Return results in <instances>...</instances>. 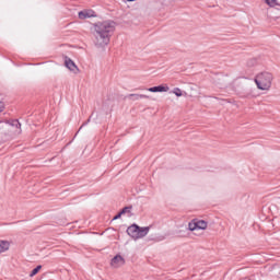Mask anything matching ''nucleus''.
Segmentation results:
<instances>
[{"label": "nucleus", "instance_id": "obj_1", "mask_svg": "<svg viewBox=\"0 0 280 280\" xmlns=\"http://www.w3.org/2000/svg\"><path fill=\"white\" fill-rule=\"evenodd\" d=\"M115 32V22L107 20L94 24V36L96 47H106Z\"/></svg>", "mask_w": 280, "mask_h": 280}, {"label": "nucleus", "instance_id": "obj_2", "mask_svg": "<svg viewBox=\"0 0 280 280\" xmlns=\"http://www.w3.org/2000/svg\"><path fill=\"white\" fill-rule=\"evenodd\" d=\"M272 73L268 71L260 72L255 78V84L259 91H270V88L272 86Z\"/></svg>", "mask_w": 280, "mask_h": 280}, {"label": "nucleus", "instance_id": "obj_3", "mask_svg": "<svg viewBox=\"0 0 280 280\" xmlns=\"http://www.w3.org/2000/svg\"><path fill=\"white\" fill-rule=\"evenodd\" d=\"M150 233V228H139V225L133 224L127 229V234L132 237V240H141V237H145Z\"/></svg>", "mask_w": 280, "mask_h": 280}, {"label": "nucleus", "instance_id": "obj_4", "mask_svg": "<svg viewBox=\"0 0 280 280\" xmlns=\"http://www.w3.org/2000/svg\"><path fill=\"white\" fill-rule=\"evenodd\" d=\"M208 223L205 220L194 219L188 223L189 231H207Z\"/></svg>", "mask_w": 280, "mask_h": 280}, {"label": "nucleus", "instance_id": "obj_5", "mask_svg": "<svg viewBox=\"0 0 280 280\" xmlns=\"http://www.w3.org/2000/svg\"><path fill=\"white\" fill-rule=\"evenodd\" d=\"M124 264H126V259H124L121 255H116L110 261L113 268H121Z\"/></svg>", "mask_w": 280, "mask_h": 280}, {"label": "nucleus", "instance_id": "obj_6", "mask_svg": "<svg viewBox=\"0 0 280 280\" xmlns=\"http://www.w3.org/2000/svg\"><path fill=\"white\" fill-rule=\"evenodd\" d=\"M95 16H97V14H95V11L93 10H84L79 12V19L82 21H84V19H93Z\"/></svg>", "mask_w": 280, "mask_h": 280}, {"label": "nucleus", "instance_id": "obj_7", "mask_svg": "<svg viewBox=\"0 0 280 280\" xmlns=\"http://www.w3.org/2000/svg\"><path fill=\"white\" fill-rule=\"evenodd\" d=\"M147 91H149L150 93H167V91H170V86L158 85V86L149 88Z\"/></svg>", "mask_w": 280, "mask_h": 280}, {"label": "nucleus", "instance_id": "obj_8", "mask_svg": "<svg viewBox=\"0 0 280 280\" xmlns=\"http://www.w3.org/2000/svg\"><path fill=\"white\" fill-rule=\"evenodd\" d=\"M128 100H132L133 102H137L139 100H150L149 95L145 94H129Z\"/></svg>", "mask_w": 280, "mask_h": 280}, {"label": "nucleus", "instance_id": "obj_9", "mask_svg": "<svg viewBox=\"0 0 280 280\" xmlns=\"http://www.w3.org/2000/svg\"><path fill=\"white\" fill-rule=\"evenodd\" d=\"M65 65L67 69H69V71H73V69H78V67L75 66V62H73V60H71L70 58H66Z\"/></svg>", "mask_w": 280, "mask_h": 280}, {"label": "nucleus", "instance_id": "obj_10", "mask_svg": "<svg viewBox=\"0 0 280 280\" xmlns=\"http://www.w3.org/2000/svg\"><path fill=\"white\" fill-rule=\"evenodd\" d=\"M10 250V242L0 241V254Z\"/></svg>", "mask_w": 280, "mask_h": 280}, {"label": "nucleus", "instance_id": "obj_11", "mask_svg": "<svg viewBox=\"0 0 280 280\" xmlns=\"http://www.w3.org/2000/svg\"><path fill=\"white\" fill-rule=\"evenodd\" d=\"M11 126L15 128L18 135H21V122L19 120H12Z\"/></svg>", "mask_w": 280, "mask_h": 280}, {"label": "nucleus", "instance_id": "obj_12", "mask_svg": "<svg viewBox=\"0 0 280 280\" xmlns=\"http://www.w3.org/2000/svg\"><path fill=\"white\" fill-rule=\"evenodd\" d=\"M255 65H259V59L253 58L247 61V67H255Z\"/></svg>", "mask_w": 280, "mask_h": 280}, {"label": "nucleus", "instance_id": "obj_13", "mask_svg": "<svg viewBox=\"0 0 280 280\" xmlns=\"http://www.w3.org/2000/svg\"><path fill=\"white\" fill-rule=\"evenodd\" d=\"M43 266H37L35 269H33L30 273V277H36V275H38V272H40Z\"/></svg>", "mask_w": 280, "mask_h": 280}, {"label": "nucleus", "instance_id": "obj_14", "mask_svg": "<svg viewBox=\"0 0 280 280\" xmlns=\"http://www.w3.org/2000/svg\"><path fill=\"white\" fill-rule=\"evenodd\" d=\"M173 93L176 95V97H183V91L179 88H175Z\"/></svg>", "mask_w": 280, "mask_h": 280}, {"label": "nucleus", "instance_id": "obj_15", "mask_svg": "<svg viewBox=\"0 0 280 280\" xmlns=\"http://www.w3.org/2000/svg\"><path fill=\"white\" fill-rule=\"evenodd\" d=\"M265 3H267L269 8H275V5H277V0H265Z\"/></svg>", "mask_w": 280, "mask_h": 280}, {"label": "nucleus", "instance_id": "obj_16", "mask_svg": "<svg viewBox=\"0 0 280 280\" xmlns=\"http://www.w3.org/2000/svg\"><path fill=\"white\" fill-rule=\"evenodd\" d=\"M128 212H130V208H129V207H125V208L120 211V213H122V215H124V213H128Z\"/></svg>", "mask_w": 280, "mask_h": 280}, {"label": "nucleus", "instance_id": "obj_17", "mask_svg": "<svg viewBox=\"0 0 280 280\" xmlns=\"http://www.w3.org/2000/svg\"><path fill=\"white\" fill-rule=\"evenodd\" d=\"M3 110H5V105L3 102H0V113H3Z\"/></svg>", "mask_w": 280, "mask_h": 280}, {"label": "nucleus", "instance_id": "obj_18", "mask_svg": "<svg viewBox=\"0 0 280 280\" xmlns=\"http://www.w3.org/2000/svg\"><path fill=\"white\" fill-rule=\"evenodd\" d=\"M121 215H124V213L119 212L116 217H114V220H119V218H121Z\"/></svg>", "mask_w": 280, "mask_h": 280}, {"label": "nucleus", "instance_id": "obj_19", "mask_svg": "<svg viewBox=\"0 0 280 280\" xmlns=\"http://www.w3.org/2000/svg\"><path fill=\"white\" fill-rule=\"evenodd\" d=\"M128 2H132V1H136V0H127Z\"/></svg>", "mask_w": 280, "mask_h": 280}, {"label": "nucleus", "instance_id": "obj_20", "mask_svg": "<svg viewBox=\"0 0 280 280\" xmlns=\"http://www.w3.org/2000/svg\"><path fill=\"white\" fill-rule=\"evenodd\" d=\"M91 121V118L88 119V122Z\"/></svg>", "mask_w": 280, "mask_h": 280}]
</instances>
